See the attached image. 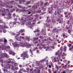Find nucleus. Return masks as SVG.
Returning a JSON list of instances; mask_svg holds the SVG:
<instances>
[{
    "label": "nucleus",
    "instance_id": "nucleus-64",
    "mask_svg": "<svg viewBox=\"0 0 73 73\" xmlns=\"http://www.w3.org/2000/svg\"><path fill=\"white\" fill-rule=\"evenodd\" d=\"M40 70H39L38 71H37V73H40Z\"/></svg>",
    "mask_w": 73,
    "mask_h": 73
},
{
    "label": "nucleus",
    "instance_id": "nucleus-42",
    "mask_svg": "<svg viewBox=\"0 0 73 73\" xmlns=\"http://www.w3.org/2000/svg\"><path fill=\"white\" fill-rule=\"evenodd\" d=\"M30 52H31V53L32 54H33V53H32V50L31 49H30Z\"/></svg>",
    "mask_w": 73,
    "mask_h": 73
},
{
    "label": "nucleus",
    "instance_id": "nucleus-14",
    "mask_svg": "<svg viewBox=\"0 0 73 73\" xmlns=\"http://www.w3.org/2000/svg\"><path fill=\"white\" fill-rule=\"evenodd\" d=\"M39 30H38V29H36L35 31H34V33H36V32H39Z\"/></svg>",
    "mask_w": 73,
    "mask_h": 73
},
{
    "label": "nucleus",
    "instance_id": "nucleus-44",
    "mask_svg": "<svg viewBox=\"0 0 73 73\" xmlns=\"http://www.w3.org/2000/svg\"><path fill=\"white\" fill-rule=\"evenodd\" d=\"M60 19H58L57 20V21H59V22H60Z\"/></svg>",
    "mask_w": 73,
    "mask_h": 73
},
{
    "label": "nucleus",
    "instance_id": "nucleus-16",
    "mask_svg": "<svg viewBox=\"0 0 73 73\" xmlns=\"http://www.w3.org/2000/svg\"><path fill=\"white\" fill-rule=\"evenodd\" d=\"M20 11L21 12L23 11V10H19V9H17L16 10V12H19Z\"/></svg>",
    "mask_w": 73,
    "mask_h": 73
},
{
    "label": "nucleus",
    "instance_id": "nucleus-6",
    "mask_svg": "<svg viewBox=\"0 0 73 73\" xmlns=\"http://www.w3.org/2000/svg\"><path fill=\"white\" fill-rule=\"evenodd\" d=\"M19 33H22L21 34L22 36H24V33H23L25 32V30L24 29H21L19 31Z\"/></svg>",
    "mask_w": 73,
    "mask_h": 73
},
{
    "label": "nucleus",
    "instance_id": "nucleus-62",
    "mask_svg": "<svg viewBox=\"0 0 73 73\" xmlns=\"http://www.w3.org/2000/svg\"><path fill=\"white\" fill-rule=\"evenodd\" d=\"M62 73H66V71H63Z\"/></svg>",
    "mask_w": 73,
    "mask_h": 73
},
{
    "label": "nucleus",
    "instance_id": "nucleus-37",
    "mask_svg": "<svg viewBox=\"0 0 73 73\" xmlns=\"http://www.w3.org/2000/svg\"><path fill=\"white\" fill-rule=\"evenodd\" d=\"M66 28H67V29H69V28H70V26L69 25V27H66Z\"/></svg>",
    "mask_w": 73,
    "mask_h": 73
},
{
    "label": "nucleus",
    "instance_id": "nucleus-17",
    "mask_svg": "<svg viewBox=\"0 0 73 73\" xmlns=\"http://www.w3.org/2000/svg\"><path fill=\"white\" fill-rule=\"evenodd\" d=\"M11 61H12H12H11V62H12V63L13 64H14V63H15V61L14 60L11 59Z\"/></svg>",
    "mask_w": 73,
    "mask_h": 73
},
{
    "label": "nucleus",
    "instance_id": "nucleus-23",
    "mask_svg": "<svg viewBox=\"0 0 73 73\" xmlns=\"http://www.w3.org/2000/svg\"><path fill=\"white\" fill-rule=\"evenodd\" d=\"M49 19H50V16L48 15L46 17V20H49Z\"/></svg>",
    "mask_w": 73,
    "mask_h": 73
},
{
    "label": "nucleus",
    "instance_id": "nucleus-18",
    "mask_svg": "<svg viewBox=\"0 0 73 73\" xmlns=\"http://www.w3.org/2000/svg\"><path fill=\"white\" fill-rule=\"evenodd\" d=\"M48 2H46L44 3V5L45 7H46V6H47V5H48Z\"/></svg>",
    "mask_w": 73,
    "mask_h": 73
},
{
    "label": "nucleus",
    "instance_id": "nucleus-7",
    "mask_svg": "<svg viewBox=\"0 0 73 73\" xmlns=\"http://www.w3.org/2000/svg\"><path fill=\"white\" fill-rule=\"evenodd\" d=\"M3 70V72H4V73H8V70L5 68H2Z\"/></svg>",
    "mask_w": 73,
    "mask_h": 73
},
{
    "label": "nucleus",
    "instance_id": "nucleus-54",
    "mask_svg": "<svg viewBox=\"0 0 73 73\" xmlns=\"http://www.w3.org/2000/svg\"><path fill=\"white\" fill-rule=\"evenodd\" d=\"M56 30V29H54L53 30V31H54V32H55Z\"/></svg>",
    "mask_w": 73,
    "mask_h": 73
},
{
    "label": "nucleus",
    "instance_id": "nucleus-46",
    "mask_svg": "<svg viewBox=\"0 0 73 73\" xmlns=\"http://www.w3.org/2000/svg\"><path fill=\"white\" fill-rule=\"evenodd\" d=\"M26 70L29 71V68L28 67L26 69Z\"/></svg>",
    "mask_w": 73,
    "mask_h": 73
},
{
    "label": "nucleus",
    "instance_id": "nucleus-19",
    "mask_svg": "<svg viewBox=\"0 0 73 73\" xmlns=\"http://www.w3.org/2000/svg\"><path fill=\"white\" fill-rule=\"evenodd\" d=\"M73 48V45H72L71 47H70L69 49V50H72V48Z\"/></svg>",
    "mask_w": 73,
    "mask_h": 73
},
{
    "label": "nucleus",
    "instance_id": "nucleus-38",
    "mask_svg": "<svg viewBox=\"0 0 73 73\" xmlns=\"http://www.w3.org/2000/svg\"><path fill=\"white\" fill-rule=\"evenodd\" d=\"M43 4V2H41L40 3V5L42 6Z\"/></svg>",
    "mask_w": 73,
    "mask_h": 73
},
{
    "label": "nucleus",
    "instance_id": "nucleus-43",
    "mask_svg": "<svg viewBox=\"0 0 73 73\" xmlns=\"http://www.w3.org/2000/svg\"><path fill=\"white\" fill-rule=\"evenodd\" d=\"M71 14V13H69L68 15V16H70V14Z\"/></svg>",
    "mask_w": 73,
    "mask_h": 73
},
{
    "label": "nucleus",
    "instance_id": "nucleus-31",
    "mask_svg": "<svg viewBox=\"0 0 73 73\" xmlns=\"http://www.w3.org/2000/svg\"><path fill=\"white\" fill-rule=\"evenodd\" d=\"M53 60L54 62H57V60H56V58H54Z\"/></svg>",
    "mask_w": 73,
    "mask_h": 73
},
{
    "label": "nucleus",
    "instance_id": "nucleus-39",
    "mask_svg": "<svg viewBox=\"0 0 73 73\" xmlns=\"http://www.w3.org/2000/svg\"><path fill=\"white\" fill-rule=\"evenodd\" d=\"M20 33H19L18 34H17L16 36H20Z\"/></svg>",
    "mask_w": 73,
    "mask_h": 73
},
{
    "label": "nucleus",
    "instance_id": "nucleus-13",
    "mask_svg": "<svg viewBox=\"0 0 73 73\" xmlns=\"http://www.w3.org/2000/svg\"><path fill=\"white\" fill-rule=\"evenodd\" d=\"M45 23L46 24H49L50 23L49 21V20L46 19L45 21Z\"/></svg>",
    "mask_w": 73,
    "mask_h": 73
},
{
    "label": "nucleus",
    "instance_id": "nucleus-60",
    "mask_svg": "<svg viewBox=\"0 0 73 73\" xmlns=\"http://www.w3.org/2000/svg\"><path fill=\"white\" fill-rule=\"evenodd\" d=\"M15 69L17 70H18V69H19V68H18V67H15Z\"/></svg>",
    "mask_w": 73,
    "mask_h": 73
},
{
    "label": "nucleus",
    "instance_id": "nucleus-50",
    "mask_svg": "<svg viewBox=\"0 0 73 73\" xmlns=\"http://www.w3.org/2000/svg\"><path fill=\"white\" fill-rule=\"evenodd\" d=\"M19 46V44H15V47H16V46Z\"/></svg>",
    "mask_w": 73,
    "mask_h": 73
},
{
    "label": "nucleus",
    "instance_id": "nucleus-40",
    "mask_svg": "<svg viewBox=\"0 0 73 73\" xmlns=\"http://www.w3.org/2000/svg\"><path fill=\"white\" fill-rule=\"evenodd\" d=\"M27 13L28 14V15H29V14H31V12L30 11H28L27 12Z\"/></svg>",
    "mask_w": 73,
    "mask_h": 73
},
{
    "label": "nucleus",
    "instance_id": "nucleus-47",
    "mask_svg": "<svg viewBox=\"0 0 73 73\" xmlns=\"http://www.w3.org/2000/svg\"><path fill=\"white\" fill-rule=\"evenodd\" d=\"M40 23H41V21H39L38 22H37V24H40Z\"/></svg>",
    "mask_w": 73,
    "mask_h": 73
},
{
    "label": "nucleus",
    "instance_id": "nucleus-61",
    "mask_svg": "<svg viewBox=\"0 0 73 73\" xmlns=\"http://www.w3.org/2000/svg\"><path fill=\"white\" fill-rule=\"evenodd\" d=\"M49 66V67L50 68H51V66L49 64L48 65Z\"/></svg>",
    "mask_w": 73,
    "mask_h": 73
},
{
    "label": "nucleus",
    "instance_id": "nucleus-3",
    "mask_svg": "<svg viewBox=\"0 0 73 73\" xmlns=\"http://www.w3.org/2000/svg\"><path fill=\"white\" fill-rule=\"evenodd\" d=\"M53 6L51 7V8L48 7V11L49 12V13L50 14L52 13V12H53Z\"/></svg>",
    "mask_w": 73,
    "mask_h": 73
},
{
    "label": "nucleus",
    "instance_id": "nucleus-53",
    "mask_svg": "<svg viewBox=\"0 0 73 73\" xmlns=\"http://www.w3.org/2000/svg\"><path fill=\"white\" fill-rule=\"evenodd\" d=\"M68 46L69 47H70V46H72V44H68Z\"/></svg>",
    "mask_w": 73,
    "mask_h": 73
},
{
    "label": "nucleus",
    "instance_id": "nucleus-26",
    "mask_svg": "<svg viewBox=\"0 0 73 73\" xmlns=\"http://www.w3.org/2000/svg\"><path fill=\"white\" fill-rule=\"evenodd\" d=\"M37 39H38V38H34V40H35V41H36V40H37Z\"/></svg>",
    "mask_w": 73,
    "mask_h": 73
},
{
    "label": "nucleus",
    "instance_id": "nucleus-11",
    "mask_svg": "<svg viewBox=\"0 0 73 73\" xmlns=\"http://www.w3.org/2000/svg\"><path fill=\"white\" fill-rule=\"evenodd\" d=\"M25 42H19V44L20 45H21L22 46H23V45H24V43H25Z\"/></svg>",
    "mask_w": 73,
    "mask_h": 73
},
{
    "label": "nucleus",
    "instance_id": "nucleus-1",
    "mask_svg": "<svg viewBox=\"0 0 73 73\" xmlns=\"http://www.w3.org/2000/svg\"><path fill=\"white\" fill-rule=\"evenodd\" d=\"M28 53L27 51L23 52V53L21 54V57H23V60H25V58H28Z\"/></svg>",
    "mask_w": 73,
    "mask_h": 73
},
{
    "label": "nucleus",
    "instance_id": "nucleus-27",
    "mask_svg": "<svg viewBox=\"0 0 73 73\" xmlns=\"http://www.w3.org/2000/svg\"><path fill=\"white\" fill-rule=\"evenodd\" d=\"M59 23H60V24H62V20L60 19V21L59 22Z\"/></svg>",
    "mask_w": 73,
    "mask_h": 73
},
{
    "label": "nucleus",
    "instance_id": "nucleus-41",
    "mask_svg": "<svg viewBox=\"0 0 73 73\" xmlns=\"http://www.w3.org/2000/svg\"><path fill=\"white\" fill-rule=\"evenodd\" d=\"M68 16L67 15H66L65 16V18H68Z\"/></svg>",
    "mask_w": 73,
    "mask_h": 73
},
{
    "label": "nucleus",
    "instance_id": "nucleus-30",
    "mask_svg": "<svg viewBox=\"0 0 73 73\" xmlns=\"http://www.w3.org/2000/svg\"><path fill=\"white\" fill-rule=\"evenodd\" d=\"M59 52H60V50H58L57 52H56L55 54L56 55H58V53Z\"/></svg>",
    "mask_w": 73,
    "mask_h": 73
},
{
    "label": "nucleus",
    "instance_id": "nucleus-15",
    "mask_svg": "<svg viewBox=\"0 0 73 73\" xmlns=\"http://www.w3.org/2000/svg\"><path fill=\"white\" fill-rule=\"evenodd\" d=\"M17 23V22L16 21L13 22V25H16V24Z\"/></svg>",
    "mask_w": 73,
    "mask_h": 73
},
{
    "label": "nucleus",
    "instance_id": "nucleus-21",
    "mask_svg": "<svg viewBox=\"0 0 73 73\" xmlns=\"http://www.w3.org/2000/svg\"><path fill=\"white\" fill-rule=\"evenodd\" d=\"M62 36L63 37V38H65V36L66 35H65V34L64 33L62 34Z\"/></svg>",
    "mask_w": 73,
    "mask_h": 73
},
{
    "label": "nucleus",
    "instance_id": "nucleus-48",
    "mask_svg": "<svg viewBox=\"0 0 73 73\" xmlns=\"http://www.w3.org/2000/svg\"><path fill=\"white\" fill-rule=\"evenodd\" d=\"M15 66H17V63H15Z\"/></svg>",
    "mask_w": 73,
    "mask_h": 73
},
{
    "label": "nucleus",
    "instance_id": "nucleus-9",
    "mask_svg": "<svg viewBox=\"0 0 73 73\" xmlns=\"http://www.w3.org/2000/svg\"><path fill=\"white\" fill-rule=\"evenodd\" d=\"M3 44L4 45H6L7 44V40L5 38L4 39V42Z\"/></svg>",
    "mask_w": 73,
    "mask_h": 73
},
{
    "label": "nucleus",
    "instance_id": "nucleus-28",
    "mask_svg": "<svg viewBox=\"0 0 73 73\" xmlns=\"http://www.w3.org/2000/svg\"><path fill=\"white\" fill-rule=\"evenodd\" d=\"M44 61H45V60H40V62H44Z\"/></svg>",
    "mask_w": 73,
    "mask_h": 73
},
{
    "label": "nucleus",
    "instance_id": "nucleus-49",
    "mask_svg": "<svg viewBox=\"0 0 73 73\" xmlns=\"http://www.w3.org/2000/svg\"><path fill=\"white\" fill-rule=\"evenodd\" d=\"M67 73H70V72L69 70H67Z\"/></svg>",
    "mask_w": 73,
    "mask_h": 73
},
{
    "label": "nucleus",
    "instance_id": "nucleus-52",
    "mask_svg": "<svg viewBox=\"0 0 73 73\" xmlns=\"http://www.w3.org/2000/svg\"><path fill=\"white\" fill-rule=\"evenodd\" d=\"M30 20H33V17H32L31 18H30Z\"/></svg>",
    "mask_w": 73,
    "mask_h": 73
},
{
    "label": "nucleus",
    "instance_id": "nucleus-32",
    "mask_svg": "<svg viewBox=\"0 0 73 73\" xmlns=\"http://www.w3.org/2000/svg\"><path fill=\"white\" fill-rule=\"evenodd\" d=\"M4 28H8V26L7 25L4 26Z\"/></svg>",
    "mask_w": 73,
    "mask_h": 73
},
{
    "label": "nucleus",
    "instance_id": "nucleus-59",
    "mask_svg": "<svg viewBox=\"0 0 73 73\" xmlns=\"http://www.w3.org/2000/svg\"><path fill=\"white\" fill-rule=\"evenodd\" d=\"M2 16H5V14H4V13H2Z\"/></svg>",
    "mask_w": 73,
    "mask_h": 73
},
{
    "label": "nucleus",
    "instance_id": "nucleus-25",
    "mask_svg": "<svg viewBox=\"0 0 73 73\" xmlns=\"http://www.w3.org/2000/svg\"><path fill=\"white\" fill-rule=\"evenodd\" d=\"M37 12L38 13H40L41 12V11L40 10H38L37 11Z\"/></svg>",
    "mask_w": 73,
    "mask_h": 73
},
{
    "label": "nucleus",
    "instance_id": "nucleus-63",
    "mask_svg": "<svg viewBox=\"0 0 73 73\" xmlns=\"http://www.w3.org/2000/svg\"><path fill=\"white\" fill-rule=\"evenodd\" d=\"M19 67H20V68H21V67H22V65H19Z\"/></svg>",
    "mask_w": 73,
    "mask_h": 73
},
{
    "label": "nucleus",
    "instance_id": "nucleus-34",
    "mask_svg": "<svg viewBox=\"0 0 73 73\" xmlns=\"http://www.w3.org/2000/svg\"><path fill=\"white\" fill-rule=\"evenodd\" d=\"M26 39L27 40H28V41H29L30 40L29 38V37H27V38H26Z\"/></svg>",
    "mask_w": 73,
    "mask_h": 73
},
{
    "label": "nucleus",
    "instance_id": "nucleus-24",
    "mask_svg": "<svg viewBox=\"0 0 73 73\" xmlns=\"http://www.w3.org/2000/svg\"><path fill=\"white\" fill-rule=\"evenodd\" d=\"M18 7L19 8H23V7L20 5H18Z\"/></svg>",
    "mask_w": 73,
    "mask_h": 73
},
{
    "label": "nucleus",
    "instance_id": "nucleus-45",
    "mask_svg": "<svg viewBox=\"0 0 73 73\" xmlns=\"http://www.w3.org/2000/svg\"><path fill=\"white\" fill-rule=\"evenodd\" d=\"M30 2L29 1H27V4H30Z\"/></svg>",
    "mask_w": 73,
    "mask_h": 73
},
{
    "label": "nucleus",
    "instance_id": "nucleus-20",
    "mask_svg": "<svg viewBox=\"0 0 73 73\" xmlns=\"http://www.w3.org/2000/svg\"><path fill=\"white\" fill-rule=\"evenodd\" d=\"M21 70H22L23 72H26V70H25V69L23 68L21 69Z\"/></svg>",
    "mask_w": 73,
    "mask_h": 73
},
{
    "label": "nucleus",
    "instance_id": "nucleus-2",
    "mask_svg": "<svg viewBox=\"0 0 73 73\" xmlns=\"http://www.w3.org/2000/svg\"><path fill=\"white\" fill-rule=\"evenodd\" d=\"M55 13H54V15H61V11L60 9H57V10L55 11Z\"/></svg>",
    "mask_w": 73,
    "mask_h": 73
},
{
    "label": "nucleus",
    "instance_id": "nucleus-8",
    "mask_svg": "<svg viewBox=\"0 0 73 73\" xmlns=\"http://www.w3.org/2000/svg\"><path fill=\"white\" fill-rule=\"evenodd\" d=\"M0 48H1L2 50H4L5 49V46L4 45L1 46H0Z\"/></svg>",
    "mask_w": 73,
    "mask_h": 73
},
{
    "label": "nucleus",
    "instance_id": "nucleus-10",
    "mask_svg": "<svg viewBox=\"0 0 73 73\" xmlns=\"http://www.w3.org/2000/svg\"><path fill=\"white\" fill-rule=\"evenodd\" d=\"M55 69H56L57 71H58V69H59V68H58V66L56 64L55 65Z\"/></svg>",
    "mask_w": 73,
    "mask_h": 73
},
{
    "label": "nucleus",
    "instance_id": "nucleus-4",
    "mask_svg": "<svg viewBox=\"0 0 73 73\" xmlns=\"http://www.w3.org/2000/svg\"><path fill=\"white\" fill-rule=\"evenodd\" d=\"M39 3H40V2L38 3H35V4L33 7V8L35 9H37V7H38L39 6L38 4H39Z\"/></svg>",
    "mask_w": 73,
    "mask_h": 73
},
{
    "label": "nucleus",
    "instance_id": "nucleus-51",
    "mask_svg": "<svg viewBox=\"0 0 73 73\" xmlns=\"http://www.w3.org/2000/svg\"><path fill=\"white\" fill-rule=\"evenodd\" d=\"M21 38H22V39H24V36H22L21 37Z\"/></svg>",
    "mask_w": 73,
    "mask_h": 73
},
{
    "label": "nucleus",
    "instance_id": "nucleus-57",
    "mask_svg": "<svg viewBox=\"0 0 73 73\" xmlns=\"http://www.w3.org/2000/svg\"><path fill=\"white\" fill-rule=\"evenodd\" d=\"M61 64V63L60 62H58V65H60Z\"/></svg>",
    "mask_w": 73,
    "mask_h": 73
},
{
    "label": "nucleus",
    "instance_id": "nucleus-58",
    "mask_svg": "<svg viewBox=\"0 0 73 73\" xmlns=\"http://www.w3.org/2000/svg\"><path fill=\"white\" fill-rule=\"evenodd\" d=\"M13 16H14L15 17V16H16V14H15V13H14L13 15Z\"/></svg>",
    "mask_w": 73,
    "mask_h": 73
},
{
    "label": "nucleus",
    "instance_id": "nucleus-36",
    "mask_svg": "<svg viewBox=\"0 0 73 73\" xmlns=\"http://www.w3.org/2000/svg\"><path fill=\"white\" fill-rule=\"evenodd\" d=\"M68 13V12L67 11L64 12V15H66V14H67Z\"/></svg>",
    "mask_w": 73,
    "mask_h": 73
},
{
    "label": "nucleus",
    "instance_id": "nucleus-35",
    "mask_svg": "<svg viewBox=\"0 0 73 73\" xmlns=\"http://www.w3.org/2000/svg\"><path fill=\"white\" fill-rule=\"evenodd\" d=\"M12 22L11 21H10V22L9 23V25L10 26V27H11V24H12Z\"/></svg>",
    "mask_w": 73,
    "mask_h": 73
},
{
    "label": "nucleus",
    "instance_id": "nucleus-56",
    "mask_svg": "<svg viewBox=\"0 0 73 73\" xmlns=\"http://www.w3.org/2000/svg\"><path fill=\"white\" fill-rule=\"evenodd\" d=\"M35 16L36 17H38V15L37 14H36L35 15Z\"/></svg>",
    "mask_w": 73,
    "mask_h": 73
},
{
    "label": "nucleus",
    "instance_id": "nucleus-22",
    "mask_svg": "<svg viewBox=\"0 0 73 73\" xmlns=\"http://www.w3.org/2000/svg\"><path fill=\"white\" fill-rule=\"evenodd\" d=\"M66 50V46H64V52H65Z\"/></svg>",
    "mask_w": 73,
    "mask_h": 73
},
{
    "label": "nucleus",
    "instance_id": "nucleus-5",
    "mask_svg": "<svg viewBox=\"0 0 73 73\" xmlns=\"http://www.w3.org/2000/svg\"><path fill=\"white\" fill-rule=\"evenodd\" d=\"M22 46L23 47L26 46V48H29V47L31 46L30 45H29V44H27V42H25V43H24V44H23V45Z\"/></svg>",
    "mask_w": 73,
    "mask_h": 73
},
{
    "label": "nucleus",
    "instance_id": "nucleus-12",
    "mask_svg": "<svg viewBox=\"0 0 73 73\" xmlns=\"http://www.w3.org/2000/svg\"><path fill=\"white\" fill-rule=\"evenodd\" d=\"M17 39L18 40V41H21V37H19L17 38Z\"/></svg>",
    "mask_w": 73,
    "mask_h": 73
},
{
    "label": "nucleus",
    "instance_id": "nucleus-55",
    "mask_svg": "<svg viewBox=\"0 0 73 73\" xmlns=\"http://www.w3.org/2000/svg\"><path fill=\"white\" fill-rule=\"evenodd\" d=\"M48 40L50 41V40H51V38H50V37H49L48 38Z\"/></svg>",
    "mask_w": 73,
    "mask_h": 73
},
{
    "label": "nucleus",
    "instance_id": "nucleus-29",
    "mask_svg": "<svg viewBox=\"0 0 73 73\" xmlns=\"http://www.w3.org/2000/svg\"><path fill=\"white\" fill-rule=\"evenodd\" d=\"M4 56H5V57H7V56H8V55H7V53H5L4 54Z\"/></svg>",
    "mask_w": 73,
    "mask_h": 73
},
{
    "label": "nucleus",
    "instance_id": "nucleus-33",
    "mask_svg": "<svg viewBox=\"0 0 73 73\" xmlns=\"http://www.w3.org/2000/svg\"><path fill=\"white\" fill-rule=\"evenodd\" d=\"M68 32L69 33H70V32H71V31L70 29H68Z\"/></svg>",
    "mask_w": 73,
    "mask_h": 73
}]
</instances>
